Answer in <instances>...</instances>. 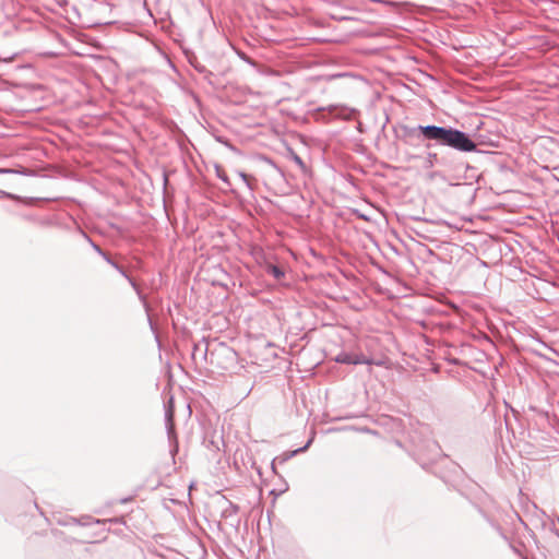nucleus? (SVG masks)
Returning <instances> with one entry per match:
<instances>
[{
    "label": "nucleus",
    "mask_w": 559,
    "mask_h": 559,
    "mask_svg": "<svg viewBox=\"0 0 559 559\" xmlns=\"http://www.w3.org/2000/svg\"><path fill=\"white\" fill-rule=\"evenodd\" d=\"M419 129L427 139L436 140L443 145L448 129L436 126L420 127Z\"/></svg>",
    "instance_id": "f03ea898"
},
{
    "label": "nucleus",
    "mask_w": 559,
    "mask_h": 559,
    "mask_svg": "<svg viewBox=\"0 0 559 559\" xmlns=\"http://www.w3.org/2000/svg\"><path fill=\"white\" fill-rule=\"evenodd\" d=\"M295 159H296V163L301 164V160H300V158H299V157H297V156H296V158H295Z\"/></svg>",
    "instance_id": "423d86ee"
},
{
    "label": "nucleus",
    "mask_w": 559,
    "mask_h": 559,
    "mask_svg": "<svg viewBox=\"0 0 559 559\" xmlns=\"http://www.w3.org/2000/svg\"><path fill=\"white\" fill-rule=\"evenodd\" d=\"M269 271L277 280L281 278L284 275L283 271L280 267L275 266V265H270L269 266Z\"/></svg>",
    "instance_id": "20e7f679"
},
{
    "label": "nucleus",
    "mask_w": 559,
    "mask_h": 559,
    "mask_svg": "<svg viewBox=\"0 0 559 559\" xmlns=\"http://www.w3.org/2000/svg\"><path fill=\"white\" fill-rule=\"evenodd\" d=\"M217 170V175L223 179V180H227L226 176H225V173L223 169H221L219 167L216 168Z\"/></svg>",
    "instance_id": "39448f33"
},
{
    "label": "nucleus",
    "mask_w": 559,
    "mask_h": 559,
    "mask_svg": "<svg viewBox=\"0 0 559 559\" xmlns=\"http://www.w3.org/2000/svg\"><path fill=\"white\" fill-rule=\"evenodd\" d=\"M131 500H132V498H129V499L122 500V502L124 503V502H128V501H131Z\"/></svg>",
    "instance_id": "0eeeda50"
},
{
    "label": "nucleus",
    "mask_w": 559,
    "mask_h": 559,
    "mask_svg": "<svg viewBox=\"0 0 559 559\" xmlns=\"http://www.w3.org/2000/svg\"><path fill=\"white\" fill-rule=\"evenodd\" d=\"M443 145H449L465 152H469L475 148L474 142L469 140L465 133L452 129L447 130Z\"/></svg>",
    "instance_id": "f257e3e1"
},
{
    "label": "nucleus",
    "mask_w": 559,
    "mask_h": 559,
    "mask_svg": "<svg viewBox=\"0 0 559 559\" xmlns=\"http://www.w3.org/2000/svg\"><path fill=\"white\" fill-rule=\"evenodd\" d=\"M336 360L340 361V362H345V364H364V362H367V360L364 359V358H359V357L353 358L348 354L340 355Z\"/></svg>",
    "instance_id": "7ed1b4c3"
}]
</instances>
